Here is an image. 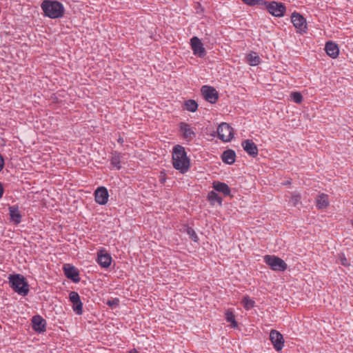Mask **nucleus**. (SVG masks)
Wrapping results in <instances>:
<instances>
[{
  "instance_id": "nucleus-1",
  "label": "nucleus",
  "mask_w": 353,
  "mask_h": 353,
  "mask_svg": "<svg viewBox=\"0 0 353 353\" xmlns=\"http://www.w3.org/2000/svg\"><path fill=\"white\" fill-rule=\"evenodd\" d=\"M173 166L181 173H185L190 168V159L187 157L185 148L176 145L174 147L172 153Z\"/></svg>"
},
{
  "instance_id": "nucleus-2",
  "label": "nucleus",
  "mask_w": 353,
  "mask_h": 353,
  "mask_svg": "<svg viewBox=\"0 0 353 353\" xmlns=\"http://www.w3.org/2000/svg\"><path fill=\"white\" fill-rule=\"evenodd\" d=\"M41 7L45 16L50 19L61 18L64 14V7L61 3L57 1L44 0Z\"/></svg>"
},
{
  "instance_id": "nucleus-3",
  "label": "nucleus",
  "mask_w": 353,
  "mask_h": 353,
  "mask_svg": "<svg viewBox=\"0 0 353 353\" xmlns=\"http://www.w3.org/2000/svg\"><path fill=\"white\" fill-rule=\"evenodd\" d=\"M9 283L12 289L21 296H26L29 292V285L26 278L19 274H10Z\"/></svg>"
},
{
  "instance_id": "nucleus-4",
  "label": "nucleus",
  "mask_w": 353,
  "mask_h": 353,
  "mask_svg": "<svg viewBox=\"0 0 353 353\" xmlns=\"http://www.w3.org/2000/svg\"><path fill=\"white\" fill-rule=\"evenodd\" d=\"M264 261L274 271L283 272L288 268L286 263L283 259L274 255L265 256Z\"/></svg>"
},
{
  "instance_id": "nucleus-5",
  "label": "nucleus",
  "mask_w": 353,
  "mask_h": 353,
  "mask_svg": "<svg viewBox=\"0 0 353 353\" xmlns=\"http://www.w3.org/2000/svg\"><path fill=\"white\" fill-rule=\"evenodd\" d=\"M261 8H265L270 14L276 17H281L284 15L286 8L283 3L276 1L267 2L263 4Z\"/></svg>"
},
{
  "instance_id": "nucleus-6",
  "label": "nucleus",
  "mask_w": 353,
  "mask_h": 353,
  "mask_svg": "<svg viewBox=\"0 0 353 353\" xmlns=\"http://www.w3.org/2000/svg\"><path fill=\"white\" fill-rule=\"evenodd\" d=\"M219 138L224 142H228L234 137L233 128L227 123H221L217 128Z\"/></svg>"
},
{
  "instance_id": "nucleus-7",
  "label": "nucleus",
  "mask_w": 353,
  "mask_h": 353,
  "mask_svg": "<svg viewBox=\"0 0 353 353\" xmlns=\"http://www.w3.org/2000/svg\"><path fill=\"white\" fill-rule=\"evenodd\" d=\"M291 21L294 26L297 29V32L303 33L306 32L307 23L301 14L296 12H293L291 16Z\"/></svg>"
},
{
  "instance_id": "nucleus-8",
  "label": "nucleus",
  "mask_w": 353,
  "mask_h": 353,
  "mask_svg": "<svg viewBox=\"0 0 353 353\" xmlns=\"http://www.w3.org/2000/svg\"><path fill=\"white\" fill-rule=\"evenodd\" d=\"M201 91L204 99L210 103H215L219 99L218 92L212 86L203 85Z\"/></svg>"
},
{
  "instance_id": "nucleus-9",
  "label": "nucleus",
  "mask_w": 353,
  "mask_h": 353,
  "mask_svg": "<svg viewBox=\"0 0 353 353\" xmlns=\"http://www.w3.org/2000/svg\"><path fill=\"white\" fill-rule=\"evenodd\" d=\"M270 340L276 351H280L283 349L284 339L283 335L279 332L275 330H271L270 333Z\"/></svg>"
},
{
  "instance_id": "nucleus-10",
  "label": "nucleus",
  "mask_w": 353,
  "mask_h": 353,
  "mask_svg": "<svg viewBox=\"0 0 353 353\" xmlns=\"http://www.w3.org/2000/svg\"><path fill=\"white\" fill-rule=\"evenodd\" d=\"M63 270L68 279L74 283H79L80 281L79 270L74 265L66 263L63 265Z\"/></svg>"
},
{
  "instance_id": "nucleus-11",
  "label": "nucleus",
  "mask_w": 353,
  "mask_h": 353,
  "mask_svg": "<svg viewBox=\"0 0 353 353\" xmlns=\"http://www.w3.org/2000/svg\"><path fill=\"white\" fill-rule=\"evenodd\" d=\"M70 301L72 303V308L77 314H81L83 312V303L80 296L77 292L72 291L69 294Z\"/></svg>"
},
{
  "instance_id": "nucleus-12",
  "label": "nucleus",
  "mask_w": 353,
  "mask_h": 353,
  "mask_svg": "<svg viewBox=\"0 0 353 353\" xmlns=\"http://www.w3.org/2000/svg\"><path fill=\"white\" fill-rule=\"evenodd\" d=\"M190 41L194 54L199 57H203L206 54V51L201 40L196 37H193Z\"/></svg>"
},
{
  "instance_id": "nucleus-13",
  "label": "nucleus",
  "mask_w": 353,
  "mask_h": 353,
  "mask_svg": "<svg viewBox=\"0 0 353 353\" xmlns=\"http://www.w3.org/2000/svg\"><path fill=\"white\" fill-rule=\"evenodd\" d=\"M95 201L100 204L104 205L108 201L109 193L106 188L99 187L94 192Z\"/></svg>"
},
{
  "instance_id": "nucleus-14",
  "label": "nucleus",
  "mask_w": 353,
  "mask_h": 353,
  "mask_svg": "<svg viewBox=\"0 0 353 353\" xmlns=\"http://www.w3.org/2000/svg\"><path fill=\"white\" fill-rule=\"evenodd\" d=\"M97 261L101 267L107 268L110 265V254L105 249H101L97 252Z\"/></svg>"
},
{
  "instance_id": "nucleus-15",
  "label": "nucleus",
  "mask_w": 353,
  "mask_h": 353,
  "mask_svg": "<svg viewBox=\"0 0 353 353\" xmlns=\"http://www.w3.org/2000/svg\"><path fill=\"white\" fill-rule=\"evenodd\" d=\"M243 150L251 157H255L258 155V148L256 145L251 139H246L241 143Z\"/></svg>"
},
{
  "instance_id": "nucleus-16",
  "label": "nucleus",
  "mask_w": 353,
  "mask_h": 353,
  "mask_svg": "<svg viewBox=\"0 0 353 353\" xmlns=\"http://www.w3.org/2000/svg\"><path fill=\"white\" fill-rule=\"evenodd\" d=\"M180 131L182 132L183 137L188 141H192L195 137V132L190 128V125L185 122L180 123Z\"/></svg>"
},
{
  "instance_id": "nucleus-17",
  "label": "nucleus",
  "mask_w": 353,
  "mask_h": 353,
  "mask_svg": "<svg viewBox=\"0 0 353 353\" xmlns=\"http://www.w3.org/2000/svg\"><path fill=\"white\" fill-rule=\"evenodd\" d=\"M8 210L10 221L13 222L15 225L20 223L22 216L19 210V206L17 205H10Z\"/></svg>"
},
{
  "instance_id": "nucleus-18",
  "label": "nucleus",
  "mask_w": 353,
  "mask_h": 353,
  "mask_svg": "<svg viewBox=\"0 0 353 353\" xmlns=\"http://www.w3.org/2000/svg\"><path fill=\"white\" fill-rule=\"evenodd\" d=\"M32 329L36 332H42L46 330V321L41 316L36 315L32 319Z\"/></svg>"
},
{
  "instance_id": "nucleus-19",
  "label": "nucleus",
  "mask_w": 353,
  "mask_h": 353,
  "mask_svg": "<svg viewBox=\"0 0 353 353\" xmlns=\"http://www.w3.org/2000/svg\"><path fill=\"white\" fill-rule=\"evenodd\" d=\"M325 50L326 53L332 58H336L339 53L338 46L332 41H327Z\"/></svg>"
},
{
  "instance_id": "nucleus-20",
  "label": "nucleus",
  "mask_w": 353,
  "mask_h": 353,
  "mask_svg": "<svg viewBox=\"0 0 353 353\" xmlns=\"http://www.w3.org/2000/svg\"><path fill=\"white\" fill-rule=\"evenodd\" d=\"M221 159L223 163L228 165H232L235 162L236 153L233 150H226L223 152L221 155Z\"/></svg>"
},
{
  "instance_id": "nucleus-21",
  "label": "nucleus",
  "mask_w": 353,
  "mask_h": 353,
  "mask_svg": "<svg viewBox=\"0 0 353 353\" xmlns=\"http://www.w3.org/2000/svg\"><path fill=\"white\" fill-rule=\"evenodd\" d=\"M212 188L217 192L223 193V194L226 196L230 195V187L225 183L220 181H214L212 184Z\"/></svg>"
},
{
  "instance_id": "nucleus-22",
  "label": "nucleus",
  "mask_w": 353,
  "mask_h": 353,
  "mask_svg": "<svg viewBox=\"0 0 353 353\" xmlns=\"http://www.w3.org/2000/svg\"><path fill=\"white\" fill-rule=\"evenodd\" d=\"M245 60L249 65L255 66L260 63L261 58L256 52H252L246 55Z\"/></svg>"
},
{
  "instance_id": "nucleus-23",
  "label": "nucleus",
  "mask_w": 353,
  "mask_h": 353,
  "mask_svg": "<svg viewBox=\"0 0 353 353\" xmlns=\"http://www.w3.org/2000/svg\"><path fill=\"white\" fill-rule=\"evenodd\" d=\"M183 108L189 112H194L197 110L198 103L195 100L188 99L185 101Z\"/></svg>"
},
{
  "instance_id": "nucleus-24",
  "label": "nucleus",
  "mask_w": 353,
  "mask_h": 353,
  "mask_svg": "<svg viewBox=\"0 0 353 353\" xmlns=\"http://www.w3.org/2000/svg\"><path fill=\"white\" fill-rule=\"evenodd\" d=\"M327 196L325 194L319 195L316 199V206L319 209H323L328 205Z\"/></svg>"
},
{
  "instance_id": "nucleus-25",
  "label": "nucleus",
  "mask_w": 353,
  "mask_h": 353,
  "mask_svg": "<svg viewBox=\"0 0 353 353\" xmlns=\"http://www.w3.org/2000/svg\"><path fill=\"white\" fill-rule=\"evenodd\" d=\"M208 199L212 205H214L215 203H217L219 205L222 204V198L214 191H211L208 193Z\"/></svg>"
},
{
  "instance_id": "nucleus-26",
  "label": "nucleus",
  "mask_w": 353,
  "mask_h": 353,
  "mask_svg": "<svg viewBox=\"0 0 353 353\" xmlns=\"http://www.w3.org/2000/svg\"><path fill=\"white\" fill-rule=\"evenodd\" d=\"M225 317L227 322L230 323L232 327H236L238 326L237 322L235 320V316L232 311L227 310L225 314Z\"/></svg>"
},
{
  "instance_id": "nucleus-27",
  "label": "nucleus",
  "mask_w": 353,
  "mask_h": 353,
  "mask_svg": "<svg viewBox=\"0 0 353 353\" xmlns=\"http://www.w3.org/2000/svg\"><path fill=\"white\" fill-rule=\"evenodd\" d=\"M121 157H122L119 154H117L116 152H112V167L116 168L117 170H119L121 168V166L120 165Z\"/></svg>"
},
{
  "instance_id": "nucleus-28",
  "label": "nucleus",
  "mask_w": 353,
  "mask_h": 353,
  "mask_svg": "<svg viewBox=\"0 0 353 353\" xmlns=\"http://www.w3.org/2000/svg\"><path fill=\"white\" fill-rule=\"evenodd\" d=\"M242 304L246 310H250L254 306V301L251 299L248 296H245L242 299Z\"/></svg>"
},
{
  "instance_id": "nucleus-29",
  "label": "nucleus",
  "mask_w": 353,
  "mask_h": 353,
  "mask_svg": "<svg viewBox=\"0 0 353 353\" xmlns=\"http://www.w3.org/2000/svg\"><path fill=\"white\" fill-rule=\"evenodd\" d=\"M241 1L248 6H258L261 8L263 6V4L266 3V1H265V0H241Z\"/></svg>"
},
{
  "instance_id": "nucleus-30",
  "label": "nucleus",
  "mask_w": 353,
  "mask_h": 353,
  "mask_svg": "<svg viewBox=\"0 0 353 353\" xmlns=\"http://www.w3.org/2000/svg\"><path fill=\"white\" fill-rule=\"evenodd\" d=\"M185 230L192 240H193L195 242H197L199 241L197 234L192 228L186 227Z\"/></svg>"
},
{
  "instance_id": "nucleus-31",
  "label": "nucleus",
  "mask_w": 353,
  "mask_h": 353,
  "mask_svg": "<svg viewBox=\"0 0 353 353\" xmlns=\"http://www.w3.org/2000/svg\"><path fill=\"white\" fill-rule=\"evenodd\" d=\"M301 196L300 194L294 192L292 194L291 199L290 202L293 206H296L301 202Z\"/></svg>"
},
{
  "instance_id": "nucleus-32",
  "label": "nucleus",
  "mask_w": 353,
  "mask_h": 353,
  "mask_svg": "<svg viewBox=\"0 0 353 353\" xmlns=\"http://www.w3.org/2000/svg\"><path fill=\"white\" fill-rule=\"evenodd\" d=\"M290 97L293 101L296 103H301L303 101V96L299 92H292Z\"/></svg>"
},
{
  "instance_id": "nucleus-33",
  "label": "nucleus",
  "mask_w": 353,
  "mask_h": 353,
  "mask_svg": "<svg viewBox=\"0 0 353 353\" xmlns=\"http://www.w3.org/2000/svg\"><path fill=\"white\" fill-rule=\"evenodd\" d=\"M119 300L117 298L112 299V310L119 304Z\"/></svg>"
},
{
  "instance_id": "nucleus-34",
  "label": "nucleus",
  "mask_w": 353,
  "mask_h": 353,
  "mask_svg": "<svg viewBox=\"0 0 353 353\" xmlns=\"http://www.w3.org/2000/svg\"><path fill=\"white\" fill-rule=\"evenodd\" d=\"M4 165V160L3 157L0 154V172L2 170Z\"/></svg>"
},
{
  "instance_id": "nucleus-35",
  "label": "nucleus",
  "mask_w": 353,
  "mask_h": 353,
  "mask_svg": "<svg viewBox=\"0 0 353 353\" xmlns=\"http://www.w3.org/2000/svg\"><path fill=\"white\" fill-rule=\"evenodd\" d=\"M4 192L3 186L1 183H0V199L3 196Z\"/></svg>"
},
{
  "instance_id": "nucleus-36",
  "label": "nucleus",
  "mask_w": 353,
  "mask_h": 353,
  "mask_svg": "<svg viewBox=\"0 0 353 353\" xmlns=\"http://www.w3.org/2000/svg\"><path fill=\"white\" fill-rule=\"evenodd\" d=\"M118 143L122 144L123 143V139L121 137H119L117 140Z\"/></svg>"
},
{
  "instance_id": "nucleus-37",
  "label": "nucleus",
  "mask_w": 353,
  "mask_h": 353,
  "mask_svg": "<svg viewBox=\"0 0 353 353\" xmlns=\"http://www.w3.org/2000/svg\"><path fill=\"white\" fill-rule=\"evenodd\" d=\"M129 353H139L138 351L135 349L131 350Z\"/></svg>"
},
{
  "instance_id": "nucleus-38",
  "label": "nucleus",
  "mask_w": 353,
  "mask_h": 353,
  "mask_svg": "<svg viewBox=\"0 0 353 353\" xmlns=\"http://www.w3.org/2000/svg\"><path fill=\"white\" fill-rule=\"evenodd\" d=\"M106 304H107L108 306H110V304H111L110 299L107 300V301H106Z\"/></svg>"
},
{
  "instance_id": "nucleus-39",
  "label": "nucleus",
  "mask_w": 353,
  "mask_h": 353,
  "mask_svg": "<svg viewBox=\"0 0 353 353\" xmlns=\"http://www.w3.org/2000/svg\"><path fill=\"white\" fill-rule=\"evenodd\" d=\"M345 261H346V259H342V264H343V265H345Z\"/></svg>"
}]
</instances>
